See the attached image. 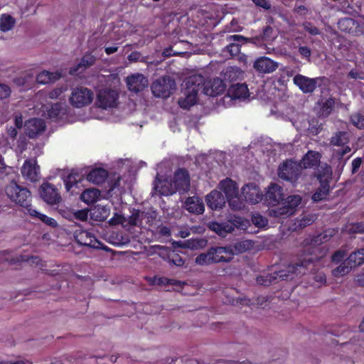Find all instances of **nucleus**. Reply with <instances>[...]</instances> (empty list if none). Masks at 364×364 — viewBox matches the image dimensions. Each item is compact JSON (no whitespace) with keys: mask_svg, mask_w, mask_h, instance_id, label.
<instances>
[{"mask_svg":"<svg viewBox=\"0 0 364 364\" xmlns=\"http://www.w3.org/2000/svg\"><path fill=\"white\" fill-rule=\"evenodd\" d=\"M5 193L12 202L25 208L28 212V208H33L31 205V192L26 188L11 181L6 186Z\"/></svg>","mask_w":364,"mask_h":364,"instance_id":"f257e3e1","label":"nucleus"},{"mask_svg":"<svg viewBox=\"0 0 364 364\" xmlns=\"http://www.w3.org/2000/svg\"><path fill=\"white\" fill-rule=\"evenodd\" d=\"M318 258V257L316 258L313 257H309L308 258L305 257L295 264H289L284 269L275 271L274 272V275L277 276V282L278 280L293 279L294 275L306 274V269L307 267L314 262L315 259Z\"/></svg>","mask_w":364,"mask_h":364,"instance_id":"f03ea898","label":"nucleus"},{"mask_svg":"<svg viewBox=\"0 0 364 364\" xmlns=\"http://www.w3.org/2000/svg\"><path fill=\"white\" fill-rule=\"evenodd\" d=\"M364 263V249H360L353 252L347 259L343 260L341 264L333 269L332 274L335 277H343L348 274L350 270Z\"/></svg>","mask_w":364,"mask_h":364,"instance_id":"7ed1b4c3","label":"nucleus"},{"mask_svg":"<svg viewBox=\"0 0 364 364\" xmlns=\"http://www.w3.org/2000/svg\"><path fill=\"white\" fill-rule=\"evenodd\" d=\"M302 198L299 195H291L285 198L282 203L271 210V214L277 218H287L296 213L301 205Z\"/></svg>","mask_w":364,"mask_h":364,"instance_id":"20e7f679","label":"nucleus"},{"mask_svg":"<svg viewBox=\"0 0 364 364\" xmlns=\"http://www.w3.org/2000/svg\"><path fill=\"white\" fill-rule=\"evenodd\" d=\"M350 139V134L348 132L346 131H337L334 132L330 138V146L341 148L334 153V155L338 157V159H341L343 156L351 151V148L348 146Z\"/></svg>","mask_w":364,"mask_h":364,"instance_id":"39448f33","label":"nucleus"},{"mask_svg":"<svg viewBox=\"0 0 364 364\" xmlns=\"http://www.w3.org/2000/svg\"><path fill=\"white\" fill-rule=\"evenodd\" d=\"M176 88V82L168 76H163L155 80L151 87L155 97L167 98Z\"/></svg>","mask_w":364,"mask_h":364,"instance_id":"423d86ee","label":"nucleus"},{"mask_svg":"<svg viewBox=\"0 0 364 364\" xmlns=\"http://www.w3.org/2000/svg\"><path fill=\"white\" fill-rule=\"evenodd\" d=\"M301 165L291 160L286 161L279 166V176L285 181L295 182L301 173Z\"/></svg>","mask_w":364,"mask_h":364,"instance_id":"0eeeda50","label":"nucleus"},{"mask_svg":"<svg viewBox=\"0 0 364 364\" xmlns=\"http://www.w3.org/2000/svg\"><path fill=\"white\" fill-rule=\"evenodd\" d=\"M93 100V92L85 87H78L72 90L69 100L70 104L77 108L90 105Z\"/></svg>","mask_w":364,"mask_h":364,"instance_id":"6e6552de","label":"nucleus"},{"mask_svg":"<svg viewBox=\"0 0 364 364\" xmlns=\"http://www.w3.org/2000/svg\"><path fill=\"white\" fill-rule=\"evenodd\" d=\"M118 93L112 89L105 88L100 90L97 95L96 104L99 107L108 109L117 105Z\"/></svg>","mask_w":364,"mask_h":364,"instance_id":"1a4fd4ad","label":"nucleus"},{"mask_svg":"<svg viewBox=\"0 0 364 364\" xmlns=\"http://www.w3.org/2000/svg\"><path fill=\"white\" fill-rule=\"evenodd\" d=\"M74 237L76 242L84 246H87L95 249H102V244L100 242L93 234L83 230H77L74 232Z\"/></svg>","mask_w":364,"mask_h":364,"instance_id":"9d476101","label":"nucleus"},{"mask_svg":"<svg viewBox=\"0 0 364 364\" xmlns=\"http://www.w3.org/2000/svg\"><path fill=\"white\" fill-rule=\"evenodd\" d=\"M23 177L31 182H36L41 178L40 166L35 159L26 160L21 170Z\"/></svg>","mask_w":364,"mask_h":364,"instance_id":"9b49d317","label":"nucleus"},{"mask_svg":"<svg viewBox=\"0 0 364 364\" xmlns=\"http://www.w3.org/2000/svg\"><path fill=\"white\" fill-rule=\"evenodd\" d=\"M332 171L330 167L325 168V174L320 176V186L316 192L312 196V200L318 202L324 199L329 192V180L331 179Z\"/></svg>","mask_w":364,"mask_h":364,"instance_id":"f8f14e48","label":"nucleus"},{"mask_svg":"<svg viewBox=\"0 0 364 364\" xmlns=\"http://www.w3.org/2000/svg\"><path fill=\"white\" fill-rule=\"evenodd\" d=\"M125 82L129 90L136 93L144 90L149 84L148 79L141 73H134L127 76Z\"/></svg>","mask_w":364,"mask_h":364,"instance_id":"ddd939ff","label":"nucleus"},{"mask_svg":"<svg viewBox=\"0 0 364 364\" xmlns=\"http://www.w3.org/2000/svg\"><path fill=\"white\" fill-rule=\"evenodd\" d=\"M40 195L45 202L50 205L56 204L60 200L58 189L50 183H43L41 185Z\"/></svg>","mask_w":364,"mask_h":364,"instance_id":"4468645a","label":"nucleus"},{"mask_svg":"<svg viewBox=\"0 0 364 364\" xmlns=\"http://www.w3.org/2000/svg\"><path fill=\"white\" fill-rule=\"evenodd\" d=\"M279 67V63L267 57H259L253 63L254 69L262 74H269L274 72Z\"/></svg>","mask_w":364,"mask_h":364,"instance_id":"2eb2a0df","label":"nucleus"},{"mask_svg":"<svg viewBox=\"0 0 364 364\" xmlns=\"http://www.w3.org/2000/svg\"><path fill=\"white\" fill-rule=\"evenodd\" d=\"M318 78H310L304 75L298 74L293 78L294 83L304 92H313L318 85Z\"/></svg>","mask_w":364,"mask_h":364,"instance_id":"dca6fc26","label":"nucleus"},{"mask_svg":"<svg viewBox=\"0 0 364 364\" xmlns=\"http://www.w3.org/2000/svg\"><path fill=\"white\" fill-rule=\"evenodd\" d=\"M225 88L226 85L223 81L218 77H215L206 81L204 80L203 92L206 95L213 97L223 93Z\"/></svg>","mask_w":364,"mask_h":364,"instance_id":"f3484780","label":"nucleus"},{"mask_svg":"<svg viewBox=\"0 0 364 364\" xmlns=\"http://www.w3.org/2000/svg\"><path fill=\"white\" fill-rule=\"evenodd\" d=\"M173 183L176 187V192H187L190 188V177L188 171L183 168L178 169L175 172Z\"/></svg>","mask_w":364,"mask_h":364,"instance_id":"a211bd4d","label":"nucleus"},{"mask_svg":"<svg viewBox=\"0 0 364 364\" xmlns=\"http://www.w3.org/2000/svg\"><path fill=\"white\" fill-rule=\"evenodd\" d=\"M242 194L247 202L252 204L261 201L263 196L259 186L254 183L245 185L242 188Z\"/></svg>","mask_w":364,"mask_h":364,"instance_id":"6ab92c4d","label":"nucleus"},{"mask_svg":"<svg viewBox=\"0 0 364 364\" xmlns=\"http://www.w3.org/2000/svg\"><path fill=\"white\" fill-rule=\"evenodd\" d=\"M213 263L230 262L232 259V252L228 246L210 248Z\"/></svg>","mask_w":364,"mask_h":364,"instance_id":"aec40b11","label":"nucleus"},{"mask_svg":"<svg viewBox=\"0 0 364 364\" xmlns=\"http://www.w3.org/2000/svg\"><path fill=\"white\" fill-rule=\"evenodd\" d=\"M25 127L26 134L30 138H35L45 131L46 124L43 119L33 118L26 122Z\"/></svg>","mask_w":364,"mask_h":364,"instance_id":"412c9836","label":"nucleus"},{"mask_svg":"<svg viewBox=\"0 0 364 364\" xmlns=\"http://www.w3.org/2000/svg\"><path fill=\"white\" fill-rule=\"evenodd\" d=\"M284 193L282 186L277 183H271L267 189L265 198L267 203L271 205H276L283 200Z\"/></svg>","mask_w":364,"mask_h":364,"instance_id":"4be33fe9","label":"nucleus"},{"mask_svg":"<svg viewBox=\"0 0 364 364\" xmlns=\"http://www.w3.org/2000/svg\"><path fill=\"white\" fill-rule=\"evenodd\" d=\"M154 185L156 194L170 196L176 193V187H174L173 183L168 179L161 180L159 177V174H157L156 177Z\"/></svg>","mask_w":364,"mask_h":364,"instance_id":"5701e85b","label":"nucleus"},{"mask_svg":"<svg viewBox=\"0 0 364 364\" xmlns=\"http://www.w3.org/2000/svg\"><path fill=\"white\" fill-rule=\"evenodd\" d=\"M339 28L346 33L358 36L363 33L362 28L358 21L351 18H344L338 22Z\"/></svg>","mask_w":364,"mask_h":364,"instance_id":"b1692460","label":"nucleus"},{"mask_svg":"<svg viewBox=\"0 0 364 364\" xmlns=\"http://www.w3.org/2000/svg\"><path fill=\"white\" fill-rule=\"evenodd\" d=\"M227 39L230 44L226 49L231 55H237L240 52V46L248 41L247 38L237 34L228 36Z\"/></svg>","mask_w":364,"mask_h":364,"instance_id":"393cba45","label":"nucleus"},{"mask_svg":"<svg viewBox=\"0 0 364 364\" xmlns=\"http://www.w3.org/2000/svg\"><path fill=\"white\" fill-rule=\"evenodd\" d=\"M204 85V77L201 75H193L188 77L183 85V89L188 90H193L198 95L200 90L203 91Z\"/></svg>","mask_w":364,"mask_h":364,"instance_id":"a878e982","label":"nucleus"},{"mask_svg":"<svg viewBox=\"0 0 364 364\" xmlns=\"http://www.w3.org/2000/svg\"><path fill=\"white\" fill-rule=\"evenodd\" d=\"M184 208L189 213L200 215L205 210V205L203 200L197 196L188 197L184 203Z\"/></svg>","mask_w":364,"mask_h":364,"instance_id":"bb28decb","label":"nucleus"},{"mask_svg":"<svg viewBox=\"0 0 364 364\" xmlns=\"http://www.w3.org/2000/svg\"><path fill=\"white\" fill-rule=\"evenodd\" d=\"M206 203L212 210H219L225 206V198L220 191H213L206 196Z\"/></svg>","mask_w":364,"mask_h":364,"instance_id":"cd10ccee","label":"nucleus"},{"mask_svg":"<svg viewBox=\"0 0 364 364\" xmlns=\"http://www.w3.org/2000/svg\"><path fill=\"white\" fill-rule=\"evenodd\" d=\"M321 154L316 151H309L302 158L299 164L301 165L303 168H314L318 166L321 160Z\"/></svg>","mask_w":364,"mask_h":364,"instance_id":"c85d7f7f","label":"nucleus"},{"mask_svg":"<svg viewBox=\"0 0 364 364\" xmlns=\"http://www.w3.org/2000/svg\"><path fill=\"white\" fill-rule=\"evenodd\" d=\"M228 97L232 100L245 99L248 96V88L245 84H235L228 90Z\"/></svg>","mask_w":364,"mask_h":364,"instance_id":"c756f323","label":"nucleus"},{"mask_svg":"<svg viewBox=\"0 0 364 364\" xmlns=\"http://www.w3.org/2000/svg\"><path fill=\"white\" fill-rule=\"evenodd\" d=\"M183 97L178 100V105L183 109H188L197 102L198 95L193 90L182 89Z\"/></svg>","mask_w":364,"mask_h":364,"instance_id":"7c9ffc66","label":"nucleus"},{"mask_svg":"<svg viewBox=\"0 0 364 364\" xmlns=\"http://www.w3.org/2000/svg\"><path fill=\"white\" fill-rule=\"evenodd\" d=\"M96 58L91 53H86L75 67L70 68V73L82 72L86 68L95 64Z\"/></svg>","mask_w":364,"mask_h":364,"instance_id":"2f4dec72","label":"nucleus"},{"mask_svg":"<svg viewBox=\"0 0 364 364\" xmlns=\"http://www.w3.org/2000/svg\"><path fill=\"white\" fill-rule=\"evenodd\" d=\"M220 188L223 192L225 194L228 198L238 195V187L237 186L235 181L230 178H226L222 181L220 183Z\"/></svg>","mask_w":364,"mask_h":364,"instance_id":"473e14b6","label":"nucleus"},{"mask_svg":"<svg viewBox=\"0 0 364 364\" xmlns=\"http://www.w3.org/2000/svg\"><path fill=\"white\" fill-rule=\"evenodd\" d=\"M60 77L61 74L58 71L50 72L48 70H43L38 74L36 81L39 84L45 85L55 82L60 79Z\"/></svg>","mask_w":364,"mask_h":364,"instance_id":"72a5a7b5","label":"nucleus"},{"mask_svg":"<svg viewBox=\"0 0 364 364\" xmlns=\"http://www.w3.org/2000/svg\"><path fill=\"white\" fill-rule=\"evenodd\" d=\"M208 227L211 230L223 237H225L228 232H231L234 230L233 225L230 223H219L211 222L209 223Z\"/></svg>","mask_w":364,"mask_h":364,"instance_id":"f704fd0d","label":"nucleus"},{"mask_svg":"<svg viewBox=\"0 0 364 364\" xmlns=\"http://www.w3.org/2000/svg\"><path fill=\"white\" fill-rule=\"evenodd\" d=\"M242 75V71L236 66L227 67L222 73L224 80L228 82L236 81L241 78Z\"/></svg>","mask_w":364,"mask_h":364,"instance_id":"c9c22d12","label":"nucleus"},{"mask_svg":"<svg viewBox=\"0 0 364 364\" xmlns=\"http://www.w3.org/2000/svg\"><path fill=\"white\" fill-rule=\"evenodd\" d=\"M157 216V213L153 210H149L146 212L141 211L140 215L141 227L154 228L156 225Z\"/></svg>","mask_w":364,"mask_h":364,"instance_id":"e433bc0d","label":"nucleus"},{"mask_svg":"<svg viewBox=\"0 0 364 364\" xmlns=\"http://www.w3.org/2000/svg\"><path fill=\"white\" fill-rule=\"evenodd\" d=\"M107 177V172L104 168H95L87 176V179L96 184L102 183Z\"/></svg>","mask_w":364,"mask_h":364,"instance_id":"4c0bfd02","label":"nucleus"},{"mask_svg":"<svg viewBox=\"0 0 364 364\" xmlns=\"http://www.w3.org/2000/svg\"><path fill=\"white\" fill-rule=\"evenodd\" d=\"M232 252V257L235 255L243 253L251 250L254 247V242L250 240H242L236 242L233 245H228Z\"/></svg>","mask_w":364,"mask_h":364,"instance_id":"58836bf2","label":"nucleus"},{"mask_svg":"<svg viewBox=\"0 0 364 364\" xmlns=\"http://www.w3.org/2000/svg\"><path fill=\"white\" fill-rule=\"evenodd\" d=\"M16 23V19L8 14L0 16V31L6 33L12 30Z\"/></svg>","mask_w":364,"mask_h":364,"instance_id":"ea45409f","label":"nucleus"},{"mask_svg":"<svg viewBox=\"0 0 364 364\" xmlns=\"http://www.w3.org/2000/svg\"><path fill=\"white\" fill-rule=\"evenodd\" d=\"M100 196V192L96 188H89L83 191L80 196L81 200L87 204L96 202Z\"/></svg>","mask_w":364,"mask_h":364,"instance_id":"a19ab883","label":"nucleus"},{"mask_svg":"<svg viewBox=\"0 0 364 364\" xmlns=\"http://www.w3.org/2000/svg\"><path fill=\"white\" fill-rule=\"evenodd\" d=\"M28 213L31 216L38 218L43 223H44L45 224H46L47 225H48L51 228H56L58 226V223L54 218L48 217L44 214H42L33 208H28Z\"/></svg>","mask_w":364,"mask_h":364,"instance_id":"79ce46f5","label":"nucleus"},{"mask_svg":"<svg viewBox=\"0 0 364 364\" xmlns=\"http://www.w3.org/2000/svg\"><path fill=\"white\" fill-rule=\"evenodd\" d=\"M338 231L333 228L326 230L315 237V243H324L329 241Z\"/></svg>","mask_w":364,"mask_h":364,"instance_id":"37998d69","label":"nucleus"},{"mask_svg":"<svg viewBox=\"0 0 364 364\" xmlns=\"http://www.w3.org/2000/svg\"><path fill=\"white\" fill-rule=\"evenodd\" d=\"M335 105L334 99L330 97L326 100L321 106L320 113L323 117H328L332 112Z\"/></svg>","mask_w":364,"mask_h":364,"instance_id":"c03bdc74","label":"nucleus"},{"mask_svg":"<svg viewBox=\"0 0 364 364\" xmlns=\"http://www.w3.org/2000/svg\"><path fill=\"white\" fill-rule=\"evenodd\" d=\"M195 262L196 264L200 266H206L211 264H213L210 249L206 252L200 254L195 259Z\"/></svg>","mask_w":364,"mask_h":364,"instance_id":"a18cd8bd","label":"nucleus"},{"mask_svg":"<svg viewBox=\"0 0 364 364\" xmlns=\"http://www.w3.org/2000/svg\"><path fill=\"white\" fill-rule=\"evenodd\" d=\"M256 282L257 284L269 286V284L277 282V276L272 274H266L257 277Z\"/></svg>","mask_w":364,"mask_h":364,"instance_id":"49530a36","label":"nucleus"},{"mask_svg":"<svg viewBox=\"0 0 364 364\" xmlns=\"http://www.w3.org/2000/svg\"><path fill=\"white\" fill-rule=\"evenodd\" d=\"M230 208L233 210H240L245 208V203L238 195L227 199Z\"/></svg>","mask_w":364,"mask_h":364,"instance_id":"de8ad7c7","label":"nucleus"},{"mask_svg":"<svg viewBox=\"0 0 364 364\" xmlns=\"http://www.w3.org/2000/svg\"><path fill=\"white\" fill-rule=\"evenodd\" d=\"M350 122L358 129H364V115L356 112L350 115Z\"/></svg>","mask_w":364,"mask_h":364,"instance_id":"09e8293b","label":"nucleus"},{"mask_svg":"<svg viewBox=\"0 0 364 364\" xmlns=\"http://www.w3.org/2000/svg\"><path fill=\"white\" fill-rule=\"evenodd\" d=\"M80 178L77 173L72 172L65 179V186L68 191H69L73 186L77 184Z\"/></svg>","mask_w":364,"mask_h":364,"instance_id":"8fccbe9b","label":"nucleus"},{"mask_svg":"<svg viewBox=\"0 0 364 364\" xmlns=\"http://www.w3.org/2000/svg\"><path fill=\"white\" fill-rule=\"evenodd\" d=\"M316 220V215L313 214H308L306 215H304L301 219L299 220V226L300 228L306 227V225H309L313 223V222Z\"/></svg>","mask_w":364,"mask_h":364,"instance_id":"3c124183","label":"nucleus"},{"mask_svg":"<svg viewBox=\"0 0 364 364\" xmlns=\"http://www.w3.org/2000/svg\"><path fill=\"white\" fill-rule=\"evenodd\" d=\"M148 283L151 285H157V286H166V283H167L166 277H146V278Z\"/></svg>","mask_w":364,"mask_h":364,"instance_id":"603ef678","label":"nucleus"},{"mask_svg":"<svg viewBox=\"0 0 364 364\" xmlns=\"http://www.w3.org/2000/svg\"><path fill=\"white\" fill-rule=\"evenodd\" d=\"M252 222L254 225L259 228L264 227L267 224V219L259 214L254 215L252 217Z\"/></svg>","mask_w":364,"mask_h":364,"instance_id":"864d4df0","label":"nucleus"},{"mask_svg":"<svg viewBox=\"0 0 364 364\" xmlns=\"http://www.w3.org/2000/svg\"><path fill=\"white\" fill-rule=\"evenodd\" d=\"M141 211H136L134 213L129 219V223L132 225L141 226Z\"/></svg>","mask_w":364,"mask_h":364,"instance_id":"5fc2aeb1","label":"nucleus"},{"mask_svg":"<svg viewBox=\"0 0 364 364\" xmlns=\"http://www.w3.org/2000/svg\"><path fill=\"white\" fill-rule=\"evenodd\" d=\"M37 257H27L26 256H22L20 255L19 257L16 258H10L9 257H6L5 260L9 262L10 264H15L16 262H28L30 259L34 260L37 259Z\"/></svg>","mask_w":364,"mask_h":364,"instance_id":"6e6d98bb","label":"nucleus"},{"mask_svg":"<svg viewBox=\"0 0 364 364\" xmlns=\"http://www.w3.org/2000/svg\"><path fill=\"white\" fill-rule=\"evenodd\" d=\"M11 93L9 86L5 84H0V100H4L10 97Z\"/></svg>","mask_w":364,"mask_h":364,"instance_id":"4d7b16f0","label":"nucleus"},{"mask_svg":"<svg viewBox=\"0 0 364 364\" xmlns=\"http://www.w3.org/2000/svg\"><path fill=\"white\" fill-rule=\"evenodd\" d=\"M102 45V40L99 39L97 36H92L88 40V46L91 50H95L97 46Z\"/></svg>","mask_w":364,"mask_h":364,"instance_id":"13d9d810","label":"nucleus"},{"mask_svg":"<svg viewBox=\"0 0 364 364\" xmlns=\"http://www.w3.org/2000/svg\"><path fill=\"white\" fill-rule=\"evenodd\" d=\"M346 256V253L344 250H338L332 255L331 260L333 262L338 263L342 262Z\"/></svg>","mask_w":364,"mask_h":364,"instance_id":"bf43d9fd","label":"nucleus"},{"mask_svg":"<svg viewBox=\"0 0 364 364\" xmlns=\"http://www.w3.org/2000/svg\"><path fill=\"white\" fill-rule=\"evenodd\" d=\"M303 27L307 32H309L311 35L316 36L319 33L318 29L316 27L314 26L309 22L304 23Z\"/></svg>","mask_w":364,"mask_h":364,"instance_id":"052dcab7","label":"nucleus"},{"mask_svg":"<svg viewBox=\"0 0 364 364\" xmlns=\"http://www.w3.org/2000/svg\"><path fill=\"white\" fill-rule=\"evenodd\" d=\"M64 91H65V88L56 87V88L53 89V90H51L50 92H49L48 95L49 98H50V99H57L60 97V95Z\"/></svg>","mask_w":364,"mask_h":364,"instance_id":"680f3d73","label":"nucleus"},{"mask_svg":"<svg viewBox=\"0 0 364 364\" xmlns=\"http://www.w3.org/2000/svg\"><path fill=\"white\" fill-rule=\"evenodd\" d=\"M255 5L257 7H261L265 10L271 8V4L267 0H252Z\"/></svg>","mask_w":364,"mask_h":364,"instance_id":"e2e57ef3","label":"nucleus"},{"mask_svg":"<svg viewBox=\"0 0 364 364\" xmlns=\"http://www.w3.org/2000/svg\"><path fill=\"white\" fill-rule=\"evenodd\" d=\"M125 218L123 216L115 214L114 216L109 220V224L112 225L123 224Z\"/></svg>","mask_w":364,"mask_h":364,"instance_id":"0e129e2a","label":"nucleus"},{"mask_svg":"<svg viewBox=\"0 0 364 364\" xmlns=\"http://www.w3.org/2000/svg\"><path fill=\"white\" fill-rule=\"evenodd\" d=\"M74 216L76 219L81 220V221H85L87 219L88 214L86 210H77L74 213Z\"/></svg>","mask_w":364,"mask_h":364,"instance_id":"69168bd1","label":"nucleus"},{"mask_svg":"<svg viewBox=\"0 0 364 364\" xmlns=\"http://www.w3.org/2000/svg\"><path fill=\"white\" fill-rule=\"evenodd\" d=\"M350 230L358 233L364 232V222L353 224Z\"/></svg>","mask_w":364,"mask_h":364,"instance_id":"338daca9","label":"nucleus"},{"mask_svg":"<svg viewBox=\"0 0 364 364\" xmlns=\"http://www.w3.org/2000/svg\"><path fill=\"white\" fill-rule=\"evenodd\" d=\"M299 53L302 57L306 58H309L311 54L310 48L307 46H300L299 48Z\"/></svg>","mask_w":364,"mask_h":364,"instance_id":"774afa93","label":"nucleus"}]
</instances>
